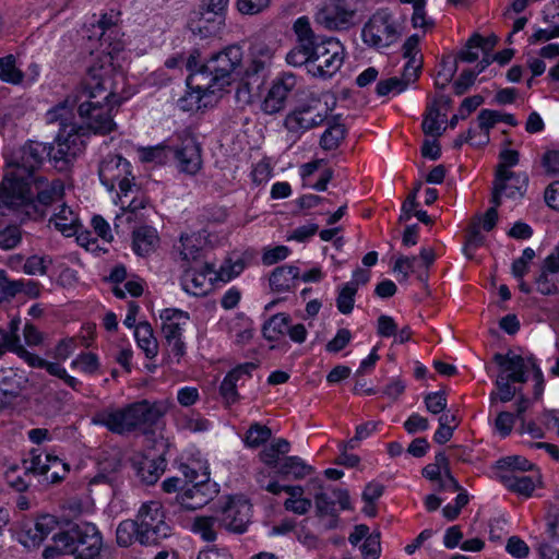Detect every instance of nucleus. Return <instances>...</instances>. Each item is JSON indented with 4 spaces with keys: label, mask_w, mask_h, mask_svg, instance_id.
<instances>
[{
    "label": "nucleus",
    "mask_w": 559,
    "mask_h": 559,
    "mask_svg": "<svg viewBox=\"0 0 559 559\" xmlns=\"http://www.w3.org/2000/svg\"><path fill=\"white\" fill-rule=\"evenodd\" d=\"M134 337L138 346L145 353L146 357L153 358L157 355V341L148 323H139L134 330Z\"/></svg>",
    "instance_id": "38"
},
{
    "label": "nucleus",
    "mask_w": 559,
    "mask_h": 559,
    "mask_svg": "<svg viewBox=\"0 0 559 559\" xmlns=\"http://www.w3.org/2000/svg\"><path fill=\"white\" fill-rule=\"evenodd\" d=\"M335 104L336 98L330 92L310 95L286 116L285 127L294 133H302L314 128L326 120Z\"/></svg>",
    "instance_id": "8"
},
{
    "label": "nucleus",
    "mask_w": 559,
    "mask_h": 559,
    "mask_svg": "<svg viewBox=\"0 0 559 559\" xmlns=\"http://www.w3.org/2000/svg\"><path fill=\"white\" fill-rule=\"evenodd\" d=\"M19 330V321L12 320L11 333L2 335L0 341V349L16 353L19 356L24 353V347L20 344L16 331Z\"/></svg>",
    "instance_id": "57"
},
{
    "label": "nucleus",
    "mask_w": 559,
    "mask_h": 559,
    "mask_svg": "<svg viewBox=\"0 0 559 559\" xmlns=\"http://www.w3.org/2000/svg\"><path fill=\"white\" fill-rule=\"evenodd\" d=\"M181 476L167 477L162 483L166 493H177L176 502L185 510L204 507L216 492L210 484L207 466L201 462L185 464L180 467Z\"/></svg>",
    "instance_id": "3"
},
{
    "label": "nucleus",
    "mask_w": 559,
    "mask_h": 559,
    "mask_svg": "<svg viewBox=\"0 0 559 559\" xmlns=\"http://www.w3.org/2000/svg\"><path fill=\"white\" fill-rule=\"evenodd\" d=\"M312 53L313 46L299 44L297 47H295L287 53L286 61L294 67L307 64L309 69L312 59Z\"/></svg>",
    "instance_id": "50"
},
{
    "label": "nucleus",
    "mask_w": 559,
    "mask_h": 559,
    "mask_svg": "<svg viewBox=\"0 0 559 559\" xmlns=\"http://www.w3.org/2000/svg\"><path fill=\"white\" fill-rule=\"evenodd\" d=\"M119 467L120 453L117 450H112L98 461V472L93 478H91L90 484L95 485L110 481L112 479V475L119 469Z\"/></svg>",
    "instance_id": "35"
},
{
    "label": "nucleus",
    "mask_w": 559,
    "mask_h": 559,
    "mask_svg": "<svg viewBox=\"0 0 559 559\" xmlns=\"http://www.w3.org/2000/svg\"><path fill=\"white\" fill-rule=\"evenodd\" d=\"M344 135L345 127L343 123L337 121L332 124H329L328 129L322 134L321 145L325 150H333L337 147V145L344 139Z\"/></svg>",
    "instance_id": "48"
},
{
    "label": "nucleus",
    "mask_w": 559,
    "mask_h": 559,
    "mask_svg": "<svg viewBox=\"0 0 559 559\" xmlns=\"http://www.w3.org/2000/svg\"><path fill=\"white\" fill-rule=\"evenodd\" d=\"M293 28L299 44L314 46L316 43H313V31L307 16L298 17L295 21Z\"/></svg>",
    "instance_id": "59"
},
{
    "label": "nucleus",
    "mask_w": 559,
    "mask_h": 559,
    "mask_svg": "<svg viewBox=\"0 0 559 559\" xmlns=\"http://www.w3.org/2000/svg\"><path fill=\"white\" fill-rule=\"evenodd\" d=\"M246 267V260L241 254H234L224 260L218 266L214 265L217 284H226L239 276Z\"/></svg>",
    "instance_id": "33"
},
{
    "label": "nucleus",
    "mask_w": 559,
    "mask_h": 559,
    "mask_svg": "<svg viewBox=\"0 0 559 559\" xmlns=\"http://www.w3.org/2000/svg\"><path fill=\"white\" fill-rule=\"evenodd\" d=\"M497 44L496 36L481 37L478 34L473 35L466 46L460 52V59L466 62L479 60L476 66L477 73L483 72L491 62V51Z\"/></svg>",
    "instance_id": "21"
},
{
    "label": "nucleus",
    "mask_w": 559,
    "mask_h": 559,
    "mask_svg": "<svg viewBox=\"0 0 559 559\" xmlns=\"http://www.w3.org/2000/svg\"><path fill=\"white\" fill-rule=\"evenodd\" d=\"M258 481L262 488L272 495L287 493V499L284 501V508L298 515L306 514L312 506V501L305 497V489L299 485H282L275 479L267 480L261 473Z\"/></svg>",
    "instance_id": "17"
},
{
    "label": "nucleus",
    "mask_w": 559,
    "mask_h": 559,
    "mask_svg": "<svg viewBox=\"0 0 559 559\" xmlns=\"http://www.w3.org/2000/svg\"><path fill=\"white\" fill-rule=\"evenodd\" d=\"M276 41L258 36L250 44L247 66L245 70L243 86L237 90L236 96L242 103H250L253 90H259L272 66L276 51Z\"/></svg>",
    "instance_id": "6"
},
{
    "label": "nucleus",
    "mask_w": 559,
    "mask_h": 559,
    "mask_svg": "<svg viewBox=\"0 0 559 559\" xmlns=\"http://www.w3.org/2000/svg\"><path fill=\"white\" fill-rule=\"evenodd\" d=\"M255 369L254 364H245L233 369L223 380L221 384V394L226 402L231 403L236 400V386L239 380H245L251 371Z\"/></svg>",
    "instance_id": "31"
},
{
    "label": "nucleus",
    "mask_w": 559,
    "mask_h": 559,
    "mask_svg": "<svg viewBox=\"0 0 559 559\" xmlns=\"http://www.w3.org/2000/svg\"><path fill=\"white\" fill-rule=\"evenodd\" d=\"M33 469L45 475L50 483H57L64 478L69 472V466L59 456L52 453H44L34 456L32 462Z\"/></svg>",
    "instance_id": "25"
},
{
    "label": "nucleus",
    "mask_w": 559,
    "mask_h": 559,
    "mask_svg": "<svg viewBox=\"0 0 559 559\" xmlns=\"http://www.w3.org/2000/svg\"><path fill=\"white\" fill-rule=\"evenodd\" d=\"M157 230L153 227H140L133 233V250L138 255H147L158 246Z\"/></svg>",
    "instance_id": "34"
},
{
    "label": "nucleus",
    "mask_w": 559,
    "mask_h": 559,
    "mask_svg": "<svg viewBox=\"0 0 559 559\" xmlns=\"http://www.w3.org/2000/svg\"><path fill=\"white\" fill-rule=\"evenodd\" d=\"M102 185L111 193L112 202L120 207L116 215V227L143 217L147 200L139 191L132 176L131 164L120 155H108L99 164Z\"/></svg>",
    "instance_id": "2"
},
{
    "label": "nucleus",
    "mask_w": 559,
    "mask_h": 559,
    "mask_svg": "<svg viewBox=\"0 0 559 559\" xmlns=\"http://www.w3.org/2000/svg\"><path fill=\"white\" fill-rule=\"evenodd\" d=\"M405 31V23L396 14L382 8L373 12L361 27L362 43L372 49L383 50L395 45Z\"/></svg>",
    "instance_id": "7"
},
{
    "label": "nucleus",
    "mask_w": 559,
    "mask_h": 559,
    "mask_svg": "<svg viewBox=\"0 0 559 559\" xmlns=\"http://www.w3.org/2000/svg\"><path fill=\"white\" fill-rule=\"evenodd\" d=\"M50 224L66 237L74 236L81 227L79 216L66 205L60 206L59 211L53 214Z\"/></svg>",
    "instance_id": "32"
},
{
    "label": "nucleus",
    "mask_w": 559,
    "mask_h": 559,
    "mask_svg": "<svg viewBox=\"0 0 559 559\" xmlns=\"http://www.w3.org/2000/svg\"><path fill=\"white\" fill-rule=\"evenodd\" d=\"M501 116L497 111L481 110L477 118V128L469 130L466 141L474 146H481L489 142V130L500 121Z\"/></svg>",
    "instance_id": "29"
},
{
    "label": "nucleus",
    "mask_w": 559,
    "mask_h": 559,
    "mask_svg": "<svg viewBox=\"0 0 559 559\" xmlns=\"http://www.w3.org/2000/svg\"><path fill=\"white\" fill-rule=\"evenodd\" d=\"M164 442H158L154 450L139 452L132 457L136 476L145 484H154L165 471Z\"/></svg>",
    "instance_id": "18"
},
{
    "label": "nucleus",
    "mask_w": 559,
    "mask_h": 559,
    "mask_svg": "<svg viewBox=\"0 0 559 559\" xmlns=\"http://www.w3.org/2000/svg\"><path fill=\"white\" fill-rule=\"evenodd\" d=\"M359 0H322L316 11L314 21L328 31L345 32L358 21Z\"/></svg>",
    "instance_id": "11"
},
{
    "label": "nucleus",
    "mask_w": 559,
    "mask_h": 559,
    "mask_svg": "<svg viewBox=\"0 0 559 559\" xmlns=\"http://www.w3.org/2000/svg\"><path fill=\"white\" fill-rule=\"evenodd\" d=\"M424 476L431 480L440 490L457 491L460 486L450 474L445 464H431L424 468Z\"/></svg>",
    "instance_id": "30"
},
{
    "label": "nucleus",
    "mask_w": 559,
    "mask_h": 559,
    "mask_svg": "<svg viewBox=\"0 0 559 559\" xmlns=\"http://www.w3.org/2000/svg\"><path fill=\"white\" fill-rule=\"evenodd\" d=\"M139 526L135 521L127 520L121 522L117 527V542L120 546H130L138 540Z\"/></svg>",
    "instance_id": "51"
},
{
    "label": "nucleus",
    "mask_w": 559,
    "mask_h": 559,
    "mask_svg": "<svg viewBox=\"0 0 559 559\" xmlns=\"http://www.w3.org/2000/svg\"><path fill=\"white\" fill-rule=\"evenodd\" d=\"M94 35L97 36V45L92 46L84 90L79 97H69L47 111L49 123H60L55 143L49 150L40 142H29L16 153L4 148L5 174L0 183V215L12 210L38 219L47 214L52 203L62 199L63 183L36 178L34 170L46 156L55 162L56 167L64 169L83 152L85 141L72 122L75 106L83 127L94 133H108L116 126L115 109L138 93L126 78L130 51L120 28L105 26L104 21H99Z\"/></svg>",
    "instance_id": "1"
},
{
    "label": "nucleus",
    "mask_w": 559,
    "mask_h": 559,
    "mask_svg": "<svg viewBox=\"0 0 559 559\" xmlns=\"http://www.w3.org/2000/svg\"><path fill=\"white\" fill-rule=\"evenodd\" d=\"M296 86V78L293 74H283L272 82L261 109L267 114H277L284 109L289 93Z\"/></svg>",
    "instance_id": "22"
},
{
    "label": "nucleus",
    "mask_w": 559,
    "mask_h": 559,
    "mask_svg": "<svg viewBox=\"0 0 559 559\" xmlns=\"http://www.w3.org/2000/svg\"><path fill=\"white\" fill-rule=\"evenodd\" d=\"M251 504L241 497L228 498L222 511L219 525L229 532L243 533L250 522Z\"/></svg>",
    "instance_id": "19"
},
{
    "label": "nucleus",
    "mask_w": 559,
    "mask_h": 559,
    "mask_svg": "<svg viewBox=\"0 0 559 559\" xmlns=\"http://www.w3.org/2000/svg\"><path fill=\"white\" fill-rule=\"evenodd\" d=\"M158 318L162 333L171 346L174 356L179 359L185 354V343L181 336L190 322V317L180 309L166 308L159 311Z\"/></svg>",
    "instance_id": "14"
},
{
    "label": "nucleus",
    "mask_w": 559,
    "mask_h": 559,
    "mask_svg": "<svg viewBox=\"0 0 559 559\" xmlns=\"http://www.w3.org/2000/svg\"><path fill=\"white\" fill-rule=\"evenodd\" d=\"M404 76H407V79H405V78L400 79V78L393 76V78L380 80L376 87L377 94L379 96H389V95L394 96V95L401 94L402 92H404L407 88L409 83L415 78L412 75V72L411 73L405 72Z\"/></svg>",
    "instance_id": "40"
},
{
    "label": "nucleus",
    "mask_w": 559,
    "mask_h": 559,
    "mask_svg": "<svg viewBox=\"0 0 559 559\" xmlns=\"http://www.w3.org/2000/svg\"><path fill=\"white\" fill-rule=\"evenodd\" d=\"M359 548L364 559H378L381 552L380 535L370 533Z\"/></svg>",
    "instance_id": "60"
},
{
    "label": "nucleus",
    "mask_w": 559,
    "mask_h": 559,
    "mask_svg": "<svg viewBox=\"0 0 559 559\" xmlns=\"http://www.w3.org/2000/svg\"><path fill=\"white\" fill-rule=\"evenodd\" d=\"M215 277L214 264L204 263L199 267L188 269L182 275L181 286L190 295L202 296L217 284Z\"/></svg>",
    "instance_id": "20"
},
{
    "label": "nucleus",
    "mask_w": 559,
    "mask_h": 559,
    "mask_svg": "<svg viewBox=\"0 0 559 559\" xmlns=\"http://www.w3.org/2000/svg\"><path fill=\"white\" fill-rule=\"evenodd\" d=\"M170 155H173V148L164 144L140 147L138 150V157L142 163L162 165L169 159Z\"/></svg>",
    "instance_id": "44"
},
{
    "label": "nucleus",
    "mask_w": 559,
    "mask_h": 559,
    "mask_svg": "<svg viewBox=\"0 0 559 559\" xmlns=\"http://www.w3.org/2000/svg\"><path fill=\"white\" fill-rule=\"evenodd\" d=\"M527 187V176L509 169H497L493 183L492 203L501 205L504 200H518L523 197Z\"/></svg>",
    "instance_id": "16"
},
{
    "label": "nucleus",
    "mask_w": 559,
    "mask_h": 559,
    "mask_svg": "<svg viewBox=\"0 0 559 559\" xmlns=\"http://www.w3.org/2000/svg\"><path fill=\"white\" fill-rule=\"evenodd\" d=\"M71 368L85 374H94L99 368L98 358L92 353L81 354L72 360Z\"/></svg>",
    "instance_id": "54"
},
{
    "label": "nucleus",
    "mask_w": 559,
    "mask_h": 559,
    "mask_svg": "<svg viewBox=\"0 0 559 559\" xmlns=\"http://www.w3.org/2000/svg\"><path fill=\"white\" fill-rule=\"evenodd\" d=\"M21 239L22 233L17 225L0 226V249H13L21 242Z\"/></svg>",
    "instance_id": "56"
},
{
    "label": "nucleus",
    "mask_w": 559,
    "mask_h": 559,
    "mask_svg": "<svg viewBox=\"0 0 559 559\" xmlns=\"http://www.w3.org/2000/svg\"><path fill=\"white\" fill-rule=\"evenodd\" d=\"M346 51L342 41L335 37H324L316 41L309 73L317 78H332L342 68Z\"/></svg>",
    "instance_id": "12"
},
{
    "label": "nucleus",
    "mask_w": 559,
    "mask_h": 559,
    "mask_svg": "<svg viewBox=\"0 0 559 559\" xmlns=\"http://www.w3.org/2000/svg\"><path fill=\"white\" fill-rule=\"evenodd\" d=\"M497 364L500 367V374L496 384L498 396L502 402L510 401L514 395V389L509 384L512 382H524L530 379L534 381L535 397H539L544 392V376L535 359L530 355H518L508 353L507 355H496Z\"/></svg>",
    "instance_id": "4"
},
{
    "label": "nucleus",
    "mask_w": 559,
    "mask_h": 559,
    "mask_svg": "<svg viewBox=\"0 0 559 559\" xmlns=\"http://www.w3.org/2000/svg\"><path fill=\"white\" fill-rule=\"evenodd\" d=\"M535 285L537 292L543 295H556L559 293V243L545 258Z\"/></svg>",
    "instance_id": "24"
},
{
    "label": "nucleus",
    "mask_w": 559,
    "mask_h": 559,
    "mask_svg": "<svg viewBox=\"0 0 559 559\" xmlns=\"http://www.w3.org/2000/svg\"><path fill=\"white\" fill-rule=\"evenodd\" d=\"M271 436V430L261 425H253L247 431L245 437V444L249 448H257L263 442H265Z\"/></svg>",
    "instance_id": "58"
},
{
    "label": "nucleus",
    "mask_w": 559,
    "mask_h": 559,
    "mask_svg": "<svg viewBox=\"0 0 559 559\" xmlns=\"http://www.w3.org/2000/svg\"><path fill=\"white\" fill-rule=\"evenodd\" d=\"M219 522L213 516H197L191 523L190 531L205 542L216 539V530Z\"/></svg>",
    "instance_id": "43"
},
{
    "label": "nucleus",
    "mask_w": 559,
    "mask_h": 559,
    "mask_svg": "<svg viewBox=\"0 0 559 559\" xmlns=\"http://www.w3.org/2000/svg\"><path fill=\"white\" fill-rule=\"evenodd\" d=\"M14 535L16 540L25 548H36L41 544L37 532L34 530V523L26 519L17 523Z\"/></svg>",
    "instance_id": "47"
},
{
    "label": "nucleus",
    "mask_w": 559,
    "mask_h": 559,
    "mask_svg": "<svg viewBox=\"0 0 559 559\" xmlns=\"http://www.w3.org/2000/svg\"><path fill=\"white\" fill-rule=\"evenodd\" d=\"M419 261L415 257L400 255L396 258L393 272L399 280L405 281L411 274L419 270Z\"/></svg>",
    "instance_id": "49"
},
{
    "label": "nucleus",
    "mask_w": 559,
    "mask_h": 559,
    "mask_svg": "<svg viewBox=\"0 0 559 559\" xmlns=\"http://www.w3.org/2000/svg\"><path fill=\"white\" fill-rule=\"evenodd\" d=\"M498 205H495L490 207L484 216L479 217L477 223L473 226L469 235H468V243L471 246H479L483 242V237L480 236V229L485 231L491 230L498 219V213L497 207Z\"/></svg>",
    "instance_id": "39"
},
{
    "label": "nucleus",
    "mask_w": 559,
    "mask_h": 559,
    "mask_svg": "<svg viewBox=\"0 0 559 559\" xmlns=\"http://www.w3.org/2000/svg\"><path fill=\"white\" fill-rule=\"evenodd\" d=\"M241 61L242 51L235 45L214 53L205 61L206 74L211 76L209 83L223 94L227 87L240 80Z\"/></svg>",
    "instance_id": "10"
},
{
    "label": "nucleus",
    "mask_w": 559,
    "mask_h": 559,
    "mask_svg": "<svg viewBox=\"0 0 559 559\" xmlns=\"http://www.w3.org/2000/svg\"><path fill=\"white\" fill-rule=\"evenodd\" d=\"M3 290L10 295L24 293L29 297H37L40 293V287L37 282L27 280L7 283Z\"/></svg>",
    "instance_id": "55"
},
{
    "label": "nucleus",
    "mask_w": 559,
    "mask_h": 559,
    "mask_svg": "<svg viewBox=\"0 0 559 559\" xmlns=\"http://www.w3.org/2000/svg\"><path fill=\"white\" fill-rule=\"evenodd\" d=\"M0 80L12 85L24 83V74L17 67L14 56L9 55L0 58Z\"/></svg>",
    "instance_id": "42"
},
{
    "label": "nucleus",
    "mask_w": 559,
    "mask_h": 559,
    "mask_svg": "<svg viewBox=\"0 0 559 559\" xmlns=\"http://www.w3.org/2000/svg\"><path fill=\"white\" fill-rule=\"evenodd\" d=\"M456 72V60L452 57L444 58L436 75V86L444 88L453 79Z\"/></svg>",
    "instance_id": "52"
},
{
    "label": "nucleus",
    "mask_w": 559,
    "mask_h": 559,
    "mask_svg": "<svg viewBox=\"0 0 559 559\" xmlns=\"http://www.w3.org/2000/svg\"><path fill=\"white\" fill-rule=\"evenodd\" d=\"M49 263L47 257L32 255L25 261L23 272L28 275H44Z\"/></svg>",
    "instance_id": "62"
},
{
    "label": "nucleus",
    "mask_w": 559,
    "mask_h": 559,
    "mask_svg": "<svg viewBox=\"0 0 559 559\" xmlns=\"http://www.w3.org/2000/svg\"><path fill=\"white\" fill-rule=\"evenodd\" d=\"M419 43L420 37L417 34H414L406 38L403 44V56L408 59L407 64L405 66L406 73H411L413 76L417 75V71L421 64V57L419 53Z\"/></svg>",
    "instance_id": "37"
},
{
    "label": "nucleus",
    "mask_w": 559,
    "mask_h": 559,
    "mask_svg": "<svg viewBox=\"0 0 559 559\" xmlns=\"http://www.w3.org/2000/svg\"><path fill=\"white\" fill-rule=\"evenodd\" d=\"M448 99L440 96L429 103L423 121V130L427 135L437 136L444 130Z\"/></svg>",
    "instance_id": "27"
},
{
    "label": "nucleus",
    "mask_w": 559,
    "mask_h": 559,
    "mask_svg": "<svg viewBox=\"0 0 559 559\" xmlns=\"http://www.w3.org/2000/svg\"><path fill=\"white\" fill-rule=\"evenodd\" d=\"M185 67L189 72L188 78H192V81H195L198 75L206 74L205 71V62L201 59V53L199 50H192L187 59H185Z\"/></svg>",
    "instance_id": "61"
},
{
    "label": "nucleus",
    "mask_w": 559,
    "mask_h": 559,
    "mask_svg": "<svg viewBox=\"0 0 559 559\" xmlns=\"http://www.w3.org/2000/svg\"><path fill=\"white\" fill-rule=\"evenodd\" d=\"M162 415L160 407L140 402L122 409H103L93 416L92 423L109 431L124 433L141 426L153 425Z\"/></svg>",
    "instance_id": "5"
},
{
    "label": "nucleus",
    "mask_w": 559,
    "mask_h": 559,
    "mask_svg": "<svg viewBox=\"0 0 559 559\" xmlns=\"http://www.w3.org/2000/svg\"><path fill=\"white\" fill-rule=\"evenodd\" d=\"M180 171L193 175L201 168V154L198 143L192 138H186L180 147L173 150Z\"/></svg>",
    "instance_id": "26"
},
{
    "label": "nucleus",
    "mask_w": 559,
    "mask_h": 559,
    "mask_svg": "<svg viewBox=\"0 0 559 559\" xmlns=\"http://www.w3.org/2000/svg\"><path fill=\"white\" fill-rule=\"evenodd\" d=\"M204 230H186L180 235L176 250L186 261L197 260L207 245Z\"/></svg>",
    "instance_id": "28"
},
{
    "label": "nucleus",
    "mask_w": 559,
    "mask_h": 559,
    "mask_svg": "<svg viewBox=\"0 0 559 559\" xmlns=\"http://www.w3.org/2000/svg\"><path fill=\"white\" fill-rule=\"evenodd\" d=\"M3 477L8 486L15 491L21 492L28 487L29 475L24 466L9 465L4 471Z\"/></svg>",
    "instance_id": "46"
},
{
    "label": "nucleus",
    "mask_w": 559,
    "mask_h": 559,
    "mask_svg": "<svg viewBox=\"0 0 559 559\" xmlns=\"http://www.w3.org/2000/svg\"><path fill=\"white\" fill-rule=\"evenodd\" d=\"M99 543L100 534L97 527L88 522L80 523L53 535L52 545L45 548L43 557L56 559L60 555L78 556L85 544H88L90 549H95Z\"/></svg>",
    "instance_id": "9"
},
{
    "label": "nucleus",
    "mask_w": 559,
    "mask_h": 559,
    "mask_svg": "<svg viewBox=\"0 0 559 559\" xmlns=\"http://www.w3.org/2000/svg\"><path fill=\"white\" fill-rule=\"evenodd\" d=\"M135 522L139 526L138 542L142 545L156 544L171 533V527L166 522L165 510L158 501L143 503Z\"/></svg>",
    "instance_id": "13"
},
{
    "label": "nucleus",
    "mask_w": 559,
    "mask_h": 559,
    "mask_svg": "<svg viewBox=\"0 0 559 559\" xmlns=\"http://www.w3.org/2000/svg\"><path fill=\"white\" fill-rule=\"evenodd\" d=\"M289 254L290 249L287 246L267 247L263 251L262 261L265 265H273L285 260Z\"/></svg>",
    "instance_id": "63"
},
{
    "label": "nucleus",
    "mask_w": 559,
    "mask_h": 559,
    "mask_svg": "<svg viewBox=\"0 0 559 559\" xmlns=\"http://www.w3.org/2000/svg\"><path fill=\"white\" fill-rule=\"evenodd\" d=\"M228 2L229 0H209L206 12L202 13L197 24H192V32L201 37L216 35L224 24V12Z\"/></svg>",
    "instance_id": "23"
},
{
    "label": "nucleus",
    "mask_w": 559,
    "mask_h": 559,
    "mask_svg": "<svg viewBox=\"0 0 559 559\" xmlns=\"http://www.w3.org/2000/svg\"><path fill=\"white\" fill-rule=\"evenodd\" d=\"M277 472L282 476L302 479L312 473V467L299 456H288L280 464Z\"/></svg>",
    "instance_id": "36"
},
{
    "label": "nucleus",
    "mask_w": 559,
    "mask_h": 559,
    "mask_svg": "<svg viewBox=\"0 0 559 559\" xmlns=\"http://www.w3.org/2000/svg\"><path fill=\"white\" fill-rule=\"evenodd\" d=\"M289 317L285 313H277L269 319L263 326V335L269 341H277L287 333Z\"/></svg>",
    "instance_id": "45"
},
{
    "label": "nucleus",
    "mask_w": 559,
    "mask_h": 559,
    "mask_svg": "<svg viewBox=\"0 0 559 559\" xmlns=\"http://www.w3.org/2000/svg\"><path fill=\"white\" fill-rule=\"evenodd\" d=\"M506 486L518 492L521 496L530 497L533 491L535 490L539 478L538 476H526V475H516L512 474L510 476H507L506 479Z\"/></svg>",
    "instance_id": "41"
},
{
    "label": "nucleus",
    "mask_w": 559,
    "mask_h": 559,
    "mask_svg": "<svg viewBox=\"0 0 559 559\" xmlns=\"http://www.w3.org/2000/svg\"><path fill=\"white\" fill-rule=\"evenodd\" d=\"M222 95L211 83L201 86L187 78V92L179 98L178 106L183 111L197 112L215 106Z\"/></svg>",
    "instance_id": "15"
},
{
    "label": "nucleus",
    "mask_w": 559,
    "mask_h": 559,
    "mask_svg": "<svg viewBox=\"0 0 559 559\" xmlns=\"http://www.w3.org/2000/svg\"><path fill=\"white\" fill-rule=\"evenodd\" d=\"M353 335L347 329H340L335 336L325 345L326 352L336 354L344 349L352 341Z\"/></svg>",
    "instance_id": "64"
},
{
    "label": "nucleus",
    "mask_w": 559,
    "mask_h": 559,
    "mask_svg": "<svg viewBox=\"0 0 559 559\" xmlns=\"http://www.w3.org/2000/svg\"><path fill=\"white\" fill-rule=\"evenodd\" d=\"M356 292V285L354 283H346L341 287L336 299V306L340 312L344 314L352 312Z\"/></svg>",
    "instance_id": "53"
}]
</instances>
